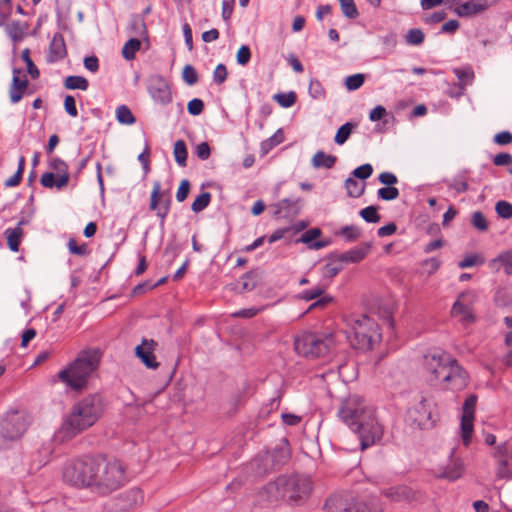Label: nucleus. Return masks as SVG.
Returning a JSON list of instances; mask_svg holds the SVG:
<instances>
[{"label": "nucleus", "mask_w": 512, "mask_h": 512, "mask_svg": "<svg viewBox=\"0 0 512 512\" xmlns=\"http://www.w3.org/2000/svg\"><path fill=\"white\" fill-rule=\"evenodd\" d=\"M328 512H383L384 508L377 497L365 500L349 494H335L325 502Z\"/></svg>", "instance_id": "nucleus-10"}, {"label": "nucleus", "mask_w": 512, "mask_h": 512, "mask_svg": "<svg viewBox=\"0 0 512 512\" xmlns=\"http://www.w3.org/2000/svg\"><path fill=\"white\" fill-rule=\"evenodd\" d=\"M68 249L71 254L84 256L88 254V248L86 244L78 245L74 238L69 239Z\"/></svg>", "instance_id": "nucleus-59"}, {"label": "nucleus", "mask_w": 512, "mask_h": 512, "mask_svg": "<svg viewBox=\"0 0 512 512\" xmlns=\"http://www.w3.org/2000/svg\"><path fill=\"white\" fill-rule=\"evenodd\" d=\"M486 9V4L481 1H467L455 9V13L460 17H469L476 15Z\"/></svg>", "instance_id": "nucleus-28"}, {"label": "nucleus", "mask_w": 512, "mask_h": 512, "mask_svg": "<svg viewBox=\"0 0 512 512\" xmlns=\"http://www.w3.org/2000/svg\"><path fill=\"white\" fill-rule=\"evenodd\" d=\"M359 214L368 223H378L381 219L376 206H367L361 209Z\"/></svg>", "instance_id": "nucleus-45"}, {"label": "nucleus", "mask_w": 512, "mask_h": 512, "mask_svg": "<svg viewBox=\"0 0 512 512\" xmlns=\"http://www.w3.org/2000/svg\"><path fill=\"white\" fill-rule=\"evenodd\" d=\"M482 263H483V259H481V257H479L476 254H471V255L466 256L464 259H462L458 263V266L461 269H465V268H470L477 264H482Z\"/></svg>", "instance_id": "nucleus-61"}, {"label": "nucleus", "mask_w": 512, "mask_h": 512, "mask_svg": "<svg viewBox=\"0 0 512 512\" xmlns=\"http://www.w3.org/2000/svg\"><path fill=\"white\" fill-rule=\"evenodd\" d=\"M171 205V196L168 191H161V183L155 181L150 197V210L156 211V215L163 220L167 217Z\"/></svg>", "instance_id": "nucleus-14"}, {"label": "nucleus", "mask_w": 512, "mask_h": 512, "mask_svg": "<svg viewBox=\"0 0 512 512\" xmlns=\"http://www.w3.org/2000/svg\"><path fill=\"white\" fill-rule=\"evenodd\" d=\"M372 173H373L372 165L369 163H366V164H363L353 170L352 178H354V179L358 178L361 180H365V179L369 178L372 175Z\"/></svg>", "instance_id": "nucleus-53"}, {"label": "nucleus", "mask_w": 512, "mask_h": 512, "mask_svg": "<svg viewBox=\"0 0 512 512\" xmlns=\"http://www.w3.org/2000/svg\"><path fill=\"white\" fill-rule=\"evenodd\" d=\"M356 126L357 125L352 122H346L345 124L340 126L334 138L335 143L338 145H343L349 139L353 129Z\"/></svg>", "instance_id": "nucleus-39"}, {"label": "nucleus", "mask_w": 512, "mask_h": 512, "mask_svg": "<svg viewBox=\"0 0 512 512\" xmlns=\"http://www.w3.org/2000/svg\"><path fill=\"white\" fill-rule=\"evenodd\" d=\"M423 367L428 380L433 384H441L450 390H462L468 384L467 372L457 360L441 349H432L424 355Z\"/></svg>", "instance_id": "nucleus-2"}, {"label": "nucleus", "mask_w": 512, "mask_h": 512, "mask_svg": "<svg viewBox=\"0 0 512 512\" xmlns=\"http://www.w3.org/2000/svg\"><path fill=\"white\" fill-rule=\"evenodd\" d=\"M182 78L184 82L189 86L195 85L199 79L196 69L190 64L184 66L182 71Z\"/></svg>", "instance_id": "nucleus-49"}, {"label": "nucleus", "mask_w": 512, "mask_h": 512, "mask_svg": "<svg viewBox=\"0 0 512 512\" xmlns=\"http://www.w3.org/2000/svg\"><path fill=\"white\" fill-rule=\"evenodd\" d=\"M21 57H22L23 61L26 63V65H27V71L30 74V76L33 79L38 78L39 77V70H38V68L35 66V64L33 63V61L30 58V50L27 49V48L24 49L22 51V53H21Z\"/></svg>", "instance_id": "nucleus-51"}, {"label": "nucleus", "mask_w": 512, "mask_h": 512, "mask_svg": "<svg viewBox=\"0 0 512 512\" xmlns=\"http://www.w3.org/2000/svg\"><path fill=\"white\" fill-rule=\"evenodd\" d=\"M7 33L13 41H19L23 35V30L20 22H13L10 25H8Z\"/></svg>", "instance_id": "nucleus-62"}, {"label": "nucleus", "mask_w": 512, "mask_h": 512, "mask_svg": "<svg viewBox=\"0 0 512 512\" xmlns=\"http://www.w3.org/2000/svg\"><path fill=\"white\" fill-rule=\"evenodd\" d=\"M49 167L58 173V175L69 174L68 165L60 158H53L49 162Z\"/></svg>", "instance_id": "nucleus-58"}, {"label": "nucleus", "mask_w": 512, "mask_h": 512, "mask_svg": "<svg viewBox=\"0 0 512 512\" xmlns=\"http://www.w3.org/2000/svg\"><path fill=\"white\" fill-rule=\"evenodd\" d=\"M94 473L91 491L97 494L108 495L126 482L125 466L116 459L97 456Z\"/></svg>", "instance_id": "nucleus-5"}, {"label": "nucleus", "mask_w": 512, "mask_h": 512, "mask_svg": "<svg viewBox=\"0 0 512 512\" xmlns=\"http://www.w3.org/2000/svg\"><path fill=\"white\" fill-rule=\"evenodd\" d=\"M425 35L419 28L409 29L405 35L406 43L409 45H420L424 42Z\"/></svg>", "instance_id": "nucleus-44"}, {"label": "nucleus", "mask_w": 512, "mask_h": 512, "mask_svg": "<svg viewBox=\"0 0 512 512\" xmlns=\"http://www.w3.org/2000/svg\"><path fill=\"white\" fill-rule=\"evenodd\" d=\"M381 493L392 502H411L415 499L414 491L405 485L389 487Z\"/></svg>", "instance_id": "nucleus-22"}, {"label": "nucleus", "mask_w": 512, "mask_h": 512, "mask_svg": "<svg viewBox=\"0 0 512 512\" xmlns=\"http://www.w3.org/2000/svg\"><path fill=\"white\" fill-rule=\"evenodd\" d=\"M95 467L96 457L74 458L64 464L62 476L72 486L92 489Z\"/></svg>", "instance_id": "nucleus-9"}, {"label": "nucleus", "mask_w": 512, "mask_h": 512, "mask_svg": "<svg viewBox=\"0 0 512 512\" xmlns=\"http://www.w3.org/2000/svg\"><path fill=\"white\" fill-rule=\"evenodd\" d=\"M476 300V295L472 291L461 293L452 306L451 314L454 317H460L462 323L468 324L475 321L473 314V304Z\"/></svg>", "instance_id": "nucleus-13"}, {"label": "nucleus", "mask_w": 512, "mask_h": 512, "mask_svg": "<svg viewBox=\"0 0 512 512\" xmlns=\"http://www.w3.org/2000/svg\"><path fill=\"white\" fill-rule=\"evenodd\" d=\"M21 70L18 68L13 69L12 84L9 89L10 101L15 104L18 103L28 87V80L26 76L23 79L20 78Z\"/></svg>", "instance_id": "nucleus-23"}, {"label": "nucleus", "mask_w": 512, "mask_h": 512, "mask_svg": "<svg viewBox=\"0 0 512 512\" xmlns=\"http://www.w3.org/2000/svg\"><path fill=\"white\" fill-rule=\"evenodd\" d=\"M99 357L96 352H83L70 366L58 373L59 379L74 390L82 389L88 377L97 368Z\"/></svg>", "instance_id": "nucleus-8"}, {"label": "nucleus", "mask_w": 512, "mask_h": 512, "mask_svg": "<svg viewBox=\"0 0 512 512\" xmlns=\"http://www.w3.org/2000/svg\"><path fill=\"white\" fill-rule=\"evenodd\" d=\"M174 157L176 163L181 166L185 167L187 165V147L183 140H177L174 144Z\"/></svg>", "instance_id": "nucleus-38"}, {"label": "nucleus", "mask_w": 512, "mask_h": 512, "mask_svg": "<svg viewBox=\"0 0 512 512\" xmlns=\"http://www.w3.org/2000/svg\"><path fill=\"white\" fill-rule=\"evenodd\" d=\"M311 490L312 483L309 477L293 474L279 476L275 481L269 482L263 488V493L270 502L283 499L290 504L298 505L308 499Z\"/></svg>", "instance_id": "nucleus-4"}, {"label": "nucleus", "mask_w": 512, "mask_h": 512, "mask_svg": "<svg viewBox=\"0 0 512 512\" xmlns=\"http://www.w3.org/2000/svg\"><path fill=\"white\" fill-rule=\"evenodd\" d=\"M341 6L342 13L344 16L350 19H355L358 17L359 12L354 3V0H338Z\"/></svg>", "instance_id": "nucleus-46"}, {"label": "nucleus", "mask_w": 512, "mask_h": 512, "mask_svg": "<svg viewBox=\"0 0 512 512\" xmlns=\"http://www.w3.org/2000/svg\"><path fill=\"white\" fill-rule=\"evenodd\" d=\"M325 286L323 285H317L311 289H307L302 291L299 294V299L305 300V301H311L314 299H317L315 302H313L309 308L308 311L318 308H324L328 304H330L333 301V297L329 295H323L325 292Z\"/></svg>", "instance_id": "nucleus-18"}, {"label": "nucleus", "mask_w": 512, "mask_h": 512, "mask_svg": "<svg viewBox=\"0 0 512 512\" xmlns=\"http://www.w3.org/2000/svg\"><path fill=\"white\" fill-rule=\"evenodd\" d=\"M64 86L66 89L69 90L79 89L85 91L88 89L89 82L83 76L71 75L66 77L64 81Z\"/></svg>", "instance_id": "nucleus-35"}, {"label": "nucleus", "mask_w": 512, "mask_h": 512, "mask_svg": "<svg viewBox=\"0 0 512 512\" xmlns=\"http://www.w3.org/2000/svg\"><path fill=\"white\" fill-rule=\"evenodd\" d=\"M499 261L503 264L505 273L512 275V253L508 252L500 255Z\"/></svg>", "instance_id": "nucleus-64"}, {"label": "nucleus", "mask_w": 512, "mask_h": 512, "mask_svg": "<svg viewBox=\"0 0 512 512\" xmlns=\"http://www.w3.org/2000/svg\"><path fill=\"white\" fill-rule=\"evenodd\" d=\"M370 250V243H362L361 245L338 255L337 260L344 263H358L369 254Z\"/></svg>", "instance_id": "nucleus-24"}, {"label": "nucleus", "mask_w": 512, "mask_h": 512, "mask_svg": "<svg viewBox=\"0 0 512 512\" xmlns=\"http://www.w3.org/2000/svg\"><path fill=\"white\" fill-rule=\"evenodd\" d=\"M274 215L278 218H294L296 217L301 209V200L285 198L279 203L274 205Z\"/></svg>", "instance_id": "nucleus-21"}, {"label": "nucleus", "mask_w": 512, "mask_h": 512, "mask_svg": "<svg viewBox=\"0 0 512 512\" xmlns=\"http://www.w3.org/2000/svg\"><path fill=\"white\" fill-rule=\"evenodd\" d=\"M67 55L66 45L62 34L56 33L49 46L47 61L54 63L62 60Z\"/></svg>", "instance_id": "nucleus-25"}, {"label": "nucleus", "mask_w": 512, "mask_h": 512, "mask_svg": "<svg viewBox=\"0 0 512 512\" xmlns=\"http://www.w3.org/2000/svg\"><path fill=\"white\" fill-rule=\"evenodd\" d=\"M128 32L132 37L142 39L144 43L149 44V35L145 20L139 15H133L130 18Z\"/></svg>", "instance_id": "nucleus-26"}, {"label": "nucleus", "mask_w": 512, "mask_h": 512, "mask_svg": "<svg viewBox=\"0 0 512 512\" xmlns=\"http://www.w3.org/2000/svg\"><path fill=\"white\" fill-rule=\"evenodd\" d=\"M345 188L347 190V194L350 197L358 198L363 195L365 191V184L360 183L352 177H349L345 180Z\"/></svg>", "instance_id": "nucleus-37"}, {"label": "nucleus", "mask_w": 512, "mask_h": 512, "mask_svg": "<svg viewBox=\"0 0 512 512\" xmlns=\"http://www.w3.org/2000/svg\"><path fill=\"white\" fill-rule=\"evenodd\" d=\"M236 59L239 65H247L251 59V50L249 46L242 45L237 52Z\"/></svg>", "instance_id": "nucleus-57"}, {"label": "nucleus", "mask_w": 512, "mask_h": 512, "mask_svg": "<svg viewBox=\"0 0 512 512\" xmlns=\"http://www.w3.org/2000/svg\"><path fill=\"white\" fill-rule=\"evenodd\" d=\"M144 41L142 39H138L136 37H131L122 47V57L126 61L134 60L136 57V53L141 49V45Z\"/></svg>", "instance_id": "nucleus-31"}, {"label": "nucleus", "mask_w": 512, "mask_h": 512, "mask_svg": "<svg viewBox=\"0 0 512 512\" xmlns=\"http://www.w3.org/2000/svg\"><path fill=\"white\" fill-rule=\"evenodd\" d=\"M24 169H25V157L21 156L18 161V168H17L16 173L5 181V183H4L5 187L10 188V187L17 186L22 180Z\"/></svg>", "instance_id": "nucleus-40"}, {"label": "nucleus", "mask_w": 512, "mask_h": 512, "mask_svg": "<svg viewBox=\"0 0 512 512\" xmlns=\"http://www.w3.org/2000/svg\"><path fill=\"white\" fill-rule=\"evenodd\" d=\"M227 76L228 72L226 66L222 63L218 64L213 72V81L217 85H221L226 81Z\"/></svg>", "instance_id": "nucleus-55"}, {"label": "nucleus", "mask_w": 512, "mask_h": 512, "mask_svg": "<svg viewBox=\"0 0 512 512\" xmlns=\"http://www.w3.org/2000/svg\"><path fill=\"white\" fill-rule=\"evenodd\" d=\"M147 90L153 101L159 105L166 106L172 101L170 84L161 75H153L149 78Z\"/></svg>", "instance_id": "nucleus-12"}, {"label": "nucleus", "mask_w": 512, "mask_h": 512, "mask_svg": "<svg viewBox=\"0 0 512 512\" xmlns=\"http://www.w3.org/2000/svg\"><path fill=\"white\" fill-rule=\"evenodd\" d=\"M8 247L13 252L19 251L21 238L23 236V229L20 227L8 228L5 230Z\"/></svg>", "instance_id": "nucleus-32"}, {"label": "nucleus", "mask_w": 512, "mask_h": 512, "mask_svg": "<svg viewBox=\"0 0 512 512\" xmlns=\"http://www.w3.org/2000/svg\"><path fill=\"white\" fill-rule=\"evenodd\" d=\"M116 118L118 122L126 125L134 124L136 119L131 110L126 105H121L116 110Z\"/></svg>", "instance_id": "nucleus-41"}, {"label": "nucleus", "mask_w": 512, "mask_h": 512, "mask_svg": "<svg viewBox=\"0 0 512 512\" xmlns=\"http://www.w3.org/2000/svg\"><path fill=\"white\" fill-rule=\"evenodd\" d=\"M187 110L189 114L198 116L204 110V102L199 98H194L188 102Z\"/></svg>", "instance_id": "nucleus-56"}, {"label": "nucleus", "mask_w": 512, "mask_h": 512, "mask_svg": "<svg viewBox=\"0 0 512 512\" xmlns=\"http://www.w3.org/2000/svg\"><path fill=\"white\" fill-rule=\"evenodd\" d=\"M495 210L498 216L503 219L512 218V204L505 200L498 201L495 205Z\"/></svg>", "instance_id": "nucleus-50"}, {"label": "nucleus", "mask_w": 512, "mask_h": 512, "mask_svg": "<svg viewBox=\"0 0 512 512\" xmlns=\"http://www.w3.org/2000/svg\"><path fill=\"white\" fill-rule=\"evenodd\" d=\"M105 404L99 394H92L76 402L64 419L61 429L69 437L93 426L103 415Z\"/></svg>", "instance_id": "nucleus-3"}, {"label": "nucleus", "mask_w": 512, "mask_h": 512, "mask_svg": "<svg viewBox=\"0 0 512 512\" xmlns=\"http://www.w3.org/2000/svg\"><path fill=\"white\" fill-rule=\"evenodd\" d=\"M477 397L470 395L464 402L463 415L461 418V437L465 446H468L473 432L474 409Z\"/></svg>", "instance_id": "nucleus-15"}, {"label": "nucleus", "mask_w": 512, "mask_h": 512, "mask_svg": "<svg viewBox=\"0 0 512 512\" xmlns=\"http://www.w3.org/2000/svg\"><path fill=\"white\" fill-rule=\"evenodd\" d=\"M259 275L256 271H249L245 273L240 280L241 289L240 292H247L254 290L259 283Z\"/></svg>", "instance_id": "nucleus-34"}, {"label": "nucleus", "mask_w": 512, "mask_h": 512, "mask_svg": "<svg viewBox=\"0 0 512 512\" xmlns=\"http://www.w3.org/2000/svg\"><path fill=\"white\" fill-rule=\"evenodd\" d=\"M273 99L283 108L293 106L297 100L296 93L291 91L289 93H278L273 96Z\"/></svg>", "instance_id": "nucleus-42"}, {"label": "nucleus", "mask_w": 512, "mask_h": 512, "mask_svg": "<svg viewBox=\"0 0 512 512\" xmlns=\"http://www.w3.org/2000/svg\"><path fill=\"white\" fill-rule=\"evenodd\" d=\"M321 235V231L319 228H312L304 232L299 239L300 242L308 244L310 248L320 249L326 246V243L323 241L313 242L316 238Z\"/></svg>", "instance_id": "nucleus-33"}, {"label": "nucleus", "mask_w": 512, "mask_h": 512, "mask_svg": "<svg viewBox=\"0 0 512 512\" xmlns=\"http://www.w3.org/2000/svg\"><path fill=\"white\" fill-rule=\"evenodd\" d=\"M69 179V174L59 175L58 179H56L55 174L53 172H47L41 176L40 182L41 185L45 188H56L58 190H61L62 188L67 186Z\"/></svg>", "instance_id": "nucleus-27"}, {"label": "nucleus", "mask_w": 512, "mask_h": 512, "mask_svg": "<svg viewBox=\"0 0 512 512\" xmlns=\"http://www.w3.org/2000/svg\"><path fill=\"white\" fill-rule=\"evenodd\" d=\"M377 196L385 201H391L399 196V190L396 187H383L377 191Z\"/></svg>", "instance_id": "nucleus-52"}, {"label": "nucleus", "mask_w": 512, "mask_h": 512, "mask_svg": "<svg viewBox=\"0 0 512 512\" xmlns=\"http://www.w3.org/2000/svg\"><path fill=\"white\" fill-rule=\"evenodd\" d=\"M157 343L153 339H142L141 345L136 346L135 355L141 360V362L149 369H157L159 363L154 355V350Z\"/></svg>", "instance_id": "nucleus-19"}, {"label": "nucleus", "mask_w": 512, "mask_h": 512, "mask_svg": "<svg viewBox=\"0 0 512 512\" xmlns=\"http://www.w3.org/2000/svg\"><path fill=\"white\" fill-rule=\"evenodd\" d=\"M211 201V194L209 192H203L199 196L195 198L191 205V209L195 213H199L203 211L206 207H208Z\"/></svg>", "instance_id": "nucleus-43"}, {"label": "nucleus", "mask_w": 512, "mask_h": 512, "mask_svg": "<svg viewBox=\"0 0 512 512\" xmlns=\"http://www.w3.org/2000/svg\"><path fill=\"white\" fill-rule=\"evenodd\" d=\"M284 141V134L282 129H278L271 137L261 143V152L266 155L275 146Z\"/></svg>", "instance_id": "nucleus-36"}, {"label": "nucleus", "mask_w": 512, "mask_h": 512, "mask_svg": "<svg viewBox=\"0 0 512 512\" xmlns=\"http://www.w3.org/2000/svg\"><path fill=\"white\" fill-rule=\"evenodd\" d=\"M472 224L476 229L480 231H486L488 229L486 218L480 211H476L472 214Z\"/></svg>", "instance_id": "nucleus-60"}, {"label": "nucleus", "mask_w": 512, "mask_h": 512, "mask_svg": "<svg viewBox=\"0 0 512 512\" xmlns=\"http://www.w3.org/2000/svg\"><path fill=\"white\" fill-rule=\"evenodd\" d=\"M347 326V337L357 349L369 350L380 340L378 324L367 315L350 316Z\"/></svg>", "instance_id": "nucleus-6"}, {"label": "nucleus", "mask_w": 512, "mask_h": 512, "mask_svg": "<svg viewBox=\"0 0 512 512\" xmlns=\"http://www.w3.org/2000/svg\"><path fill=\"white\" fill-rule=\"evenodd\" d=\"M341 420L358 434L361 449L365 450L382 437L383 430L375 418L374 409L358 396L345 399L338 412Z\"/></svg>", "instance_id": "nucleus-1"}, {"label": "nucleus", "mask_w": 512, "mask_h": 512, "mask_svg": "<svg viewBox=\"0 0 512 512\" xmlns=\"http://www.w3.org/2000/svg\"><path fill=\"white\" fill-rule=\"evenodd\" d=\"M464 473L463 461L455 456V449H452L447 465L440 467L436 477L455 481L459 479Z\"/></svg>", "instance_id": "nucleus-17"}, {"label": "nucleus", "mask_w": 512, "mask_h": 512, "mask_svg": "<svg viewBox=\"0 0 512 512\" xmlns=\"http://www.w3.org/2000/svg\"><path fill=\"white\" fill-rule=\"evenodd\" d=\"M335 345L333 333L303 332L294 340L296 353L309 359L326 357L334 350Z\"/></svg>", "instance_id": "nucleus-7"}, {"label": "nucleus", "mask_w": 512, "mask_h": 512, "mask_svg": "<svg viewBox=\"0 0 512 512\" xmlns=\"http://www.w3.org/2000/svg\"><path fill=\"white\" fill-rule=\"evenodd\" d=\"M496 476L499 479H512V450L505 448L496 454Z\"/></svg>", "instance_id": "nucleus-20"}, {"label": "nucleus", "mask_w": 512, "mask_h": 512, "mask_svg": "<svg viewBox=\"0 0 512 512\" xmlns=\"http://www.w3.org/2000/svg\"><path fill=\"white\" fill-rule=\"evenodd\" d=\"M454 73L459 80V83L455 84L459 90L456 96L459 97L464 93L465 86L467 84H471L472 80L474 79V72L471 67H466L463 69L455 68Z\"/></svg>", "instance_id": "nucleus-29"}, {"label": "nucleus", "mask_w": 512, "mask_h": 512, "mask_svg": "<svg viewBox=\"0 0 512 512\" xmlns=\"http://www.w3.org/2000/svg\"><path fill=\"white\" fill-rule=\"evenodd\" d=\"M364 81H365L364 74L357 73V74L350 75V76L346 77L345 86L349 91H354V90L359 89L364 84Z\"/></svg>", "instance_id": "nucleus-48"}, {"label": "nucleus", "mask_w": 512, "mask_h": 512, "mask_svg": "<svg viewBox=\"0 0 512 512\" xmlns=\"http://www.w3.org/2000/svg\"><path fill=\"white\" fill-rule=\"evenodd\" d=\"M309 94L314 99H319L324 96V88L321 82L317 79H312L308 88Z\"/></svg>", "instance_id": "nucleus-54"}, {"label": "nucleus", "mask_w": 512, "mask_h": 512, "mask_svg": "<svg viewBox=\"0 0 512 512\" xmlns=\"http://www.w3.org/2000/svg\"><path fill=\"white\" fill-rule=\"evenodd\" d=\"M337 161V157L334 155L326 154L324 151H317L312 157L311 163L312 166L316 169L318 168H332Z\"/></svg>", "instance_id": "nucleus-30"}, {"label": "nucleus", "mask_w": 512, "mask_h": 512, "mask_svg": "<svg viewBox=\"0 0 512 512\" xmlns=\"http://www.w3.org/2000/svg\"><path fill=\"white\" fill-rule=\"evenodd\" d=\"M190 191V182L187 179H183L180 183V186L178 187L177 193H176V199L178 202H183Z\"/></svg>", "instance_id": "nucleus-63"}, {"label": "nucleus", "mask_w": 512, "mask_h": 512, "mask_svg": "<svg viewBox=\"0 0 512 512\" xmlns=\"http://www.w3.org/2000/svg\"><path fill=\"white\" fill-rule=\"evenodd\" d=\"M408 413L409 418L420 428H425L431 420L430 405L423 395L417 396L415 404Z\"/></svg>", "instance_id": "nucleus-16"}, {"label": "nucleus", "mask_w": 512, "mask_h": 512, "mask_svg": "<svg viewBox=\"0 0 512 512\" xmlns=\"http://www.w3.org/2000/svg\"><path fill=\"white\" fill-rule=\"evenodd\" d=\"M343 236L346 242H353L361 236V230L353 225L344 226L338 233Z\"/></svg>", "instance_id": "nucleus-47"}, {"label": "nucleus", "mask_w": 512, "mask_h": 512, "mask_svg": "<svg viewBox=\"0 0 512 512\" xmlns=\"http://www.w3.org/2000/svg\"><path fill=\"white\" fill-rule=\"evenodd\" d=\"M27 427L28 422L23 413H8L0 420V449L7 448L11 442L19 439Z\"/></svg>", "instance_id": "nucleus-11"}]
</instances>
